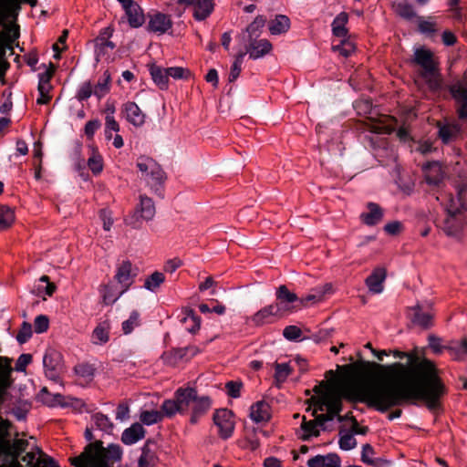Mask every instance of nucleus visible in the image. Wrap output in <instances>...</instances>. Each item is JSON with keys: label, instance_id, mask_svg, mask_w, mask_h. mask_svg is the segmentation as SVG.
Returning a JSON list of instances; mask_svg holds the SVG:
<instances>
[{"label": "nucleus", "instance_id": "obj_1", "mask_svg": "<svg viewBox=\"0 0 467 467\" xmlns=\"http://www.w3.org/2000/svg\"><path fill=\"white\" fill-rule=\"evenodd\" d=\"M395 357L407 358V363L395 362L389 366H379L382 376L379 379L364 383L367 388L379 386L390 395L393 407L421 400L434 409L438 404V368L435 362L428 359L418 349L410 352L397 351Z\"/></svg>", "mask_w": 467, "mask_h": 467}, {"label": "nucleus", "instance_id": "obj_2", "mask_svg": "<svg viewBox=\"0 0 467 467\" xmlns=\"http://www.w3.org/2000/svg\"><path fill=\"white\" fill-rule=\"evenodd\" d=\"M314 392L317 394L313 415L317 410L323 411L325 409L327 413L324 414L327 421L332 420L337 417L338 421H343V416L339 415L342 410V400L345 399L350 402H362L368 407L373 408L380 412L388 410V405H391L390 395L387 394L385 389H379V386L367 388L364 383H359L349 377L337 381H322L315 386Z\"/></svg>", "mask_w": 467, "mask_h": 467}, {"label": "nucleus", "instance_id": "obj_3", "mask_svg": "<svg viewBox=\"0 0 467 467\" xmlns=\"http://www.w3.org/2000/svg\"><path fill=\"white\" fill-rule=\"evenodd\" d=\"M411 63L418 67V80L431 91L438 89V64L434 53L425 47L415 48Z\"/></svg>", "mask_w": 467, "mask_h": 467}, {"label": "nucleus", "instance_id": "obj_4", "mask_svg": "<svg viewBox=\"0 0 467 467\" xmlns=\"http://www.w3.org/2000/svg\"><path fill=\"white\" fill-rule=\"evenodd\" d=\"M121 457L122 450L119 445L109 444L107 448H104L101 441H96L88 443L84 451L73 459L74 462H85L86 465L93 466L96 461H99L106 466H109V462H119Z\"/></svg>", "mask_w": 467, "mask_h": 467}, {"label": "nucleus", "instance_id": "obj_5", "mask_svg": "<svg viewBox=\"0 0 467 467\" xmlns=\"http://www.w3.org/2000/svg\"><path fill=\"white\" fill-rule=\"evenodd\" d=\"M194 388H179L171 400H165L161 407L166 417L171 418L176 413L185 414L191 410L194 401Z\"/></svg>", "mask_w": 467, "mask_h": 467}, {"label": "nucleus", "instance_id": "obj_6", "mask_svg": "<svg viewBox=\"0 0 467 467\" xmlns=\"http://www.w3.org/2000/svg\"><path fill=\"white\" fill-rule=\"evenodd\" d=\"M137 167L141 172L142 178L151 188L161 185L166 180V175L161 165L152 158L140 156L137 160Z\"/></svg>", "mask_w": 467, "mask_h": 467}, {"label": "nucleus", "instance_id": "obj_7", "mask_svg": "<svg viewBox=\"0 0 467 467\" xmlns=\"http://www.w3.org/2000/svg\"><path fill=\"white\" fill-rule=\"evenodd\" d=\"M45 375L53 381H58L63 370L62 356L55 349H48L43 358Z\"/></svg>", "mask_w": 467, "mask_h": 467}, {"label": "nucleus", "instance_id": "obj_8", "mask_svg": "<svg viewBox=\"0 0 467 467\" xmlns=\"http://www.w3.org/2000/svg\"><path fill=\"white\" fill-rule=\"evenodd\" d=\"M213 421L222 439L227 440L233 435L235 422L231 410L227 409L217 410L213 414Z\"/></svg>", "mask_w": 467, "mask_h": 467}, {"label": "nucleus", "instance_id": "obj_9", "mask_svg": "<svg viewBox=\"0 0 467 467\" xmlns=\"http://www.w3.org/2000/svg\"><path fill=\"white\" fill-rule=\"evenodd\" d=\"M148 19L147 30L158 36L166 34L173 26L171 16L161 12L149 14Z\"/></svg>", "mask_w": 467, "mask_h": 467}, {"label": "nucleus", "instance_id": "obj_10", "mask_svg": "<svg viewBox=\"0 0 467 467\" xmlns=\"http://www.w3.org/2000/svg\"><path fill=\"white\" fill-rule=\"evenodd\" d=\"M154 215L155 206L153 201L146 195H140V203L129 223L132 225L133 228H139L140 224L139 223L138 216L142 220L150 221L154 217Z\"/></svg>", "mask_w": 467, "mask_h": 467}, {"label": "nucleus", "instance_id": "obj_11", "mask_svg": "<svg viewBox=\"0 0 467 467\" xmlns=\"http://www.w3.org/2000/svg\"><path fill=\"white\" fill-rule=\"evenodd\" d=\"M449 90L455 100L458 118L467 121V89L461 82H456L449 87Z\"/></svg>", "mask_w": 467, "mask_h": 467}, {"label": "nucleus", "instance_id": "obj_12", "mask_svg": "<svg viewBox=\"0 0 467 467\" xmlns=\"http://www.w3.org/2000/svg\"><path fill=\"white\" fill-rule=\"evenodd\" d=\"M467 211V204L462 203L460 208H449L447 209L448 218L444 221L443 230L449 235L457 234L463 223L464 217L463 212Z\"/></svg>", "mask_w": 467, "mask_h": 467}, {"label": "nucleus", "instance_id": "obj_13", "mask_svg": "<svg viewBox=\"0 0 467 467\" xmlns=\"http://www.w3.org/2000/svg\"><path fill=\"white\" fill-rule=\"evenodd\" d=\"M276 302L275 306H278L279 308H282V313L285 316L290 314L296 310V306H293L294 303H299V298L296 294L288 290L286 285H282L276 290Z\"/></svg>", "mask_w": 467, "mask_h": 467}, {"label": "nucleus", "instance_id": "obj_14", "mask_svg": "<svg viewBox=\"0 0 467 467\" xmlns=\"http://www.w3.org/2000/svg\"><path fill=\"white\" fill-rule=\"evenodd\" d=\"M26 3L31 6H36V0H0V26L8 19L16 18L21 8V4Z\"/></svg>", "mask_w": 467, "mask_h": 467}, {"label": "nucleus", "instance_id": "obj_15", "mask_svg": "<svg viewBox=\"0 0 467 467\" xmlns=\"http://www.w3.org/2000/svg\"><path fill=\"white\" fill-rule=\"evenodd\" d=\"M282 308L275 306V303L268 305L259 311H257L252 317V322L255 326H264L265 324H271L275 319L283 317L285 315L282 313Z\"/></svg>", "mask_w": 467, "mask_h": 467}, {"label": "nucleus", "instance_id": "obj_16", "mask_svg": "<svg viewBox=\"0 0 467 467\" xmlns=\"http://www.w3.org/2000/svg\"><path fill=\"white\" fill-rule=\"evenodd\" d=\"M135 276L136 274L132 273V264L126 260L118 265L114 280L121 287V290L126 292L133 284Z\"/></svg>", "mask_w": 467, "mask_h": 467}, {"label": "nucleus", "instance_id": "obj_17", "mask_svg": "<svg viewBox=\"0 0 467 467\" xmlns=\"http://www.w3.org/2000/svg\"><path fill=\"white\" fill-rule=\"evenodd\" d=\"M54 74V68H48L44 73L39 74V81H38V92L39 97L36 99V103L39 105H45L49 103L51 100V95L49 94L52 89V85L50 80Z\"/></svg>", "mask_w": 467, "mask_h": 467}, {"label": "nucleus", "instance_id": "obj_18", "mask_svg": "<svg viewBox=\"0 0 467 467\" xmlns=\"http://www.w3.org/2000/svg\"><path fill=\"white\" fill-rule=\"evenodd\" d=\"M397 123L398 121L394 117L384 115L377 120H371L369 130L377 134H390L395 130Z\"/></svg>", "mask_w": 467, "mask_h": 467}, {"label": "nucleus", "instance_id": "obj_19", "mask_svg": "<svg viewBox=\"0 0 467 467\" xmlns=\"http://www.w3.org/2000/svg\"><path fill=\"white\" fill-rule=\"evenodd\" d=\"M387 277V271L384 267H376L366 278L365 284L373 294H379L383 291L384 281Z\"/></svg>", "mask_w": 467, "mask_h": 467}, {"label": "nucleus", "instance_id": "obj_20", "mask_svg": "<svg viewBox=\"0 0 467 467\" xmlns=\"http://www.w3.org/2000/svg\"><path fill=\"white\" fill-rule=\"evenodd\" d=\"M368 212H364L360 214V221L368 225L374 226L379 223L384 215L383 209L376 202H368L367 203Z\"/></svg>", "mask_w": 467, "mask_h": 467}, {"label": "nucleus", "instance_id": "obj_21", "mask_svg": "<svg viewBox=\"0 0 467 467\" xmlns=\"http://www.w3.org/2000/svg\"><path fill=\"white\" fill-rule=\"evenodd\" d=\"M272 50V44L267 39H250L246 47L245 55L248 54L252 59L263 57Z\"/></svg>", "mask_w": 467, "mask_h": 467}, {"label": "nucleus", "instance_id": "obj_22", "mask_svg": "<svg viewBox=\"0 0 467 467\" xmlns=\"http://www.w3.org/2000/svg\"><path fill=\"white\" fill-rule=\"evenodd\" d=\"M212 401L208 396L199 397L197 392L195 393L194 401L192 406V416L190 419L191 423L195 424L198 419L204 415L211 408Z\"/></svg>", "mask_w": 467, "mask_h": 467}, {"label": "nucleus", "instance_id": "obj_23", "mask_svg": "<svg viewBox=\"0 0 467 467\" xmlns=\"http://www.w3.org/2000/svg\"><path fill=\"white\" fill-rule=\"evenodd\" d=\"M127 120L135 127H140L145 123L146 116L140 107L132 101H128L123 105Z\"/></svg>", "mask_w": 467, "mask_h": 467}, {"label": "nucleus", "instance_id": "obj_24", "mask_svg": "<svg viewBox=\"0 0 467 467\" xmlns=\"http://www.w3.org/2000/svg\"><path fill=\"white\" fill-rule=\"evenodd\" d=\"M249 416L255 423L268 422L271 419L269 404L265 400L255 402L250 408Z\"/></svg>", "mask_w": 467, "mask_h": 467}, {"label": "nucleus", "instance_id": "obj_25", "mask_svg": "<svg viewBox=\"0 0 467 467\" xmlns=\"http://www.w3.org/2000/svg\"><path fill=\"white\" fill-rule=\"evenodd\" d=\"M462 126L458 122L441 123L440 121V140L444 144H449L460 137Z\"/></svg>", "mask_w": 467, "mask_h": 467}, {"label": "nucleus", "instance_id": "obj_26", "mask_svg": "<svg viewBox=\"0 0 467 467\" xmlns=\"http://www.w3.org/2000/svg\"><path fill=\"white\" fill-rule=\"evenodd\" d=\"M306 465L308 467H340V458L336 453L316 455L307 461Z\"/></svg>", "mask_w": 467, "mask_h": 467}, {"label": "nucleus", "instance_id": "obj_27", "mask_svg": "<svg viewBox=\"0 0 467 467\" xmlns=\"http://www.w3.org/2000/svg\"><path fill=\"white\" fill-rule=\"evenodd\" d=\"M155 444L148 441L141 448V455L139 458V467H155L158 462V456L152 449Z\"/></svg>", "mask_w": 467, "mask_h": 467}, {"label": "nucleus", "instance_id": "obj_28", "mask_svg": "<svg viewBox=\"0 0 467 467\" xmlns=\"http://www.w3.org/2000/svg\"><path fill=\"white\" fill-rule=\"evenodd\" d=\"M145 436V429L140 423H134L126 429L121 435V441L124 444L131 445L143 439Z\"/></svg>", "mask_w": 467, "mask_h": 467}, {"label": "nucleus", "instance_id": "obj_29", "mask_svg": "<svg viewBox=\"0 0 467 467\" xmlns=\"http://www.w3.org/2000/svg\"><path fill=\"white\" fill-rule=\"evenodd\" d=\"M125 291L121 290V287L116 283L109 282L104 285L100 288V294L103 298V302L106 305H112L115 303Z\"/></svg>", "mask_w": 467, "mask_h": 467}, {"label": "nucleus", "instance_id": "obj_30", "mask_svg": "<svg viewBox=\"0 0 467 467\" xmlns=\"http://www.w3.org/2000/svg\"><path fill=\"white\" fill-rule=\"evenodd\" d=\"M110 321L105 319L100 321L92 332V342L96 345H103L109 340Z\"/></svg>", "mask_w": 467, "mask_h": 467}, {"label": "nucleus", "instance_id": "obj_31", "mask_svg": "<svg viewBox=\"0 0 467 467\" xmlns=\"http://www.w3.org/2000/svg\"><path fill=\"white\" fill-rule=\"evenodd\" d=\"M410 316L411 321L422 328H429L434 324V315L423 312L419 306L410 309Z\"/></svg>", "mask_w": 467, "mask_h": 467}, {"label": "nucleus", "instance_id": "obj_32", "mask_svg": "<svg viewBox=\"0 0 467 467\" xmlns=\"http://www.w3.org/2000/svg\"><path fill=\"white\" fill-rule=\"evenodd\" d=\"M213 0H196L193 5V17L197 21H203L213 13Z\"/></svg>", "mask_w": 467, "mask_h": 467}, {"label": "nucleus", "instance_id": "obj_33", "mask_svg": "<svg viewBox=\"0 0 467 467\" xmlns=\"http://www.w3.org/2000/svg\"><path fill=\"white\" fill-rule=\"evenodd\" d=\"M424 182L432 189L438 187V162L429 161L422 166Z\"/></svg>", "mask_w": 467, "mask_h": 467}, {"label": "nucleus", "instance_id": "obj_34", "mask_svg": "<svg viewBox=\"0 0 467 467\" xmlns=\"http://www.w3.org/2000/svg\"><path fill=\"white\" fill-rule=\"evenodd\" d=\"M125 14L130 27L138 28L141 26L145 22L143 11L137 3L131 6H129L128 9L125 10Z\"/></svg>", "mask_w": 467, "mask_h": 467}, {"label": "nucleus", "instance_id": "obj_35", "mask_svg": "<svg viewBox=\"0 0 467 467\" xmlns=\"http://www.w3.org/2000/svg\"><path fill=\"white\" fill-rule=\"evenodd\" d=\"M74 371L78 376L80 385H86L91 382L95 375V368L88 363H80L75 366Z\"/></svg>", "mask_w": 467, "mask_h": 467}, {"label": "nucleus", "instance_id": "obj_36", "mask_svg": "<svg viewBox=\"0 0 467 467\" xmlns=\"http://www.w3.org/2000/svg\"><path fill=\"white\" fill-rule=\"evenodd\" d=\"M89 150L90 156L88 159V169L94 175H99L103 171V158L95 146H89Z\"/></svg>", "mask_w": 467, "mask_h": 467}, {"label": "nucleus", "instance_id": "obj_37", "mask_svg": "<svg viewBox=\"0 0 467 467\" xmlns=\"http://www.w3.org/2000/svg\"><path fill=\"white\" fill-rule=\"evenodd\" d=\"M348 21V15L346 12L339 13L332 22L333 35L337 37H346L348 36V29L346 25Z\"/></svg>", "mask_w": 467, "mask_h": 467}, {"label": "nucleus", "instance_id": "obj_38", "mask_svg": "<svg viewBox=\"0 0 467 467\" xmlns=\"http://www.w3.org/2000/svg\"><path fill=\"white\" fill-rule=\"evenodd\" d=\"M290 27V20L286 16H276L269 24V31L272 35L285 33Z\"/></svg>", "mask_w": 467, "mask_h": 467}, {"label": "nucleus", "instance_id": "obj_39", "mask_svg": "<svg viewBox=\"0 0 467 467\" xmlns=\"http://www.w3.org/2000/svg\"><path fill=\"white\" fill-rule=\"evenodd\" d=\"M28 441L26 440L18 439L15 440L13 442L9 440L8 448L6 450L1 451L0 453L11 456L14 459H17L19 455L26 451Z\"/></svg>", "mask_w": 467, "mask_h": 467}, {"label": "nucleus", "instance_id": "obj_40", "mask_svg": "<svg viewBox=\"0 0 467 467\" xmlns=\"http://www.w3.org/2000/svg\"><path fill=\"white\" fill-rule=\"evenodd\" d=\"M110 81H111L110 74L109 73L108 70H106L103 73L102 77L99 78L98 83L93 88L94 95L98 99L103 98L109 92Z\"/></svg>", "mask_w": 467, "mask_h": 467}, {"label": "nucleus", "instance_id": "obj_41", "mask_svg": "<svg viewBox=\"0 0 467 467\" xmlns=\"http://www.w3.org/2000/svg\"><path fill=\"white\" fill-rule=\"evenodd\" d=\"M395 12L408 21L417 19V14L413 6L407 1H401L394 5Z\"/></svg>", "mask_w": 467, "mask_h": 467}, {"label": "nucleus", "instance_id": "obj_42", "mask_svg": "<svg viewBox=\"0 0 467 467\" xmlns=\"http://www.w3.org/2000/svg\"><path fill=\"white\" fill-rule=\"evenodd\" d=\"M15 222V212L7 205H0V230L10 227Z\"/></svg>", "mask_w": 467, "mask_h": 467}, {"label": "nucleus", "instance_id": "obj_43", "mask_svg": "<svg viewBox=\"0 0 467 467\" xmlns=\"http://www.w3.org/2000/svg\"><path fill=\"white\" fill-rule=\"evenodd\" d=\"M301 429L304 431L301 437L303 441H308L311 437H317L320 434L317 422L315 420H306L305 416L303 417Z\"/></svg>", "mask_w": 467, "mask_h": 467}, {"label": "nucleus", "instance_id": "obj_44", "mask_svg": "<svg viewBox=\"0 0 467 467\" xmlns=\"http://www.w3.org/2000/svg\"><path fill=\"white\" fill-rule=\"evenodd\" d=\"M150 75L155 84L161 89H166L168 88L169 76L167 73V68L162 69L158 67H152L150 70Z\"/></svg>", "mask_w": 467, "mask_h": 467}, {"label": "nucleus", "instance_id": "obj_45", "mask_svg": "<svg viewBox=\"0 0 467 467\" xmlns=\"http://www.w3.org/2000/svg\"><path fill=\"white\" fill-rule=\"evenodd\" d=\"M275 367V380L278 384L284 383L293 369L288 363H277L274 364Z\"/></svg>", "mask_w": 467, "mask_h": 467}, {"label": "nucleus", "instance_id": "obj_46", "mask_svg": "<svg viewBox=\"0 0 467 467\" xmlns=\"http://www.w3.org/2000/svg\"><path fill=\"white\" fill-rule=\"evenodd\" d=\"M163 417H166L162 411L161 410H144L140 413V420L146 425H152L160 422Z\"/></svg>", "mask_w": 467, "mask_h": 467}, {"label": "nucleus", "instance_id": "obj_47", "mask_svg": "<svg viewBox=\"0 0 467 467\" xmlns=\"http://www.w3.org/2000/svg\"><path fill=\"white\" fill-rule=\"evenodd\" d=\"M165 281V276L161 272H154L148 276L144 283V287L150 291H155Z\"/></svg>", "mask_w": 467, "mask_h": 467}, {"label": "nucleus", "instance_id": "obj_48", "mask_svg": "<svg viewBox=\"0 0 467 467\" xmlns=\"http://www.w3.org/2000/svg\"><path fill=\"white\" fill-rule=\"evenodd\" d=\"M355 49V44L348 39H343L340 44L332 46V50L338 52L339 55L344 57H349L352 53H354Z\"/></svg>", "mask_w": 467, "mask_h": 467}, {"label": "nucleus", "instance_id": "obj_49", "mask_svg": "<svg viewBox=\"0 0 467 467\" xmlns=\"http://www.w3.org/2000/svg\"><path fill=\"white\" fill-rule=\"evenodd\" d=\"M266 19L263 16H258L254 20L246 27V31L249 35L250 39L257 37L261 29L265 26Z\"/></svg>", "mask_w": 467, "mask_h": 467}, {"label": "nucleus", "instance_id": "obj_50", "mask_svg": "<svg viewBox=\"0 0 467 467\" xmlns=\"http://www.w3.org/2000/svg\"><path fill=\"white\" fill-rule=\"evenodd\" d=\"M244 56H245V52H243V51L239 52L235 56L234 61L231 67L229 78H228L229 82L235 81L237 79V78L239 77L241 70H242V64H243Z\"/></svg>", "mask_w": 467, "mask_h": 467}, {"label": "nucleus", "instance_id": "obj_51", "mask_svg": "<svg viewBox=\"0 0 467 467\" xmlns=\"http://www.w3.org/2000/svg\"><path fill=\"white\" fill-rule=\"evenodd\" d=\"M140 326V314L134 310L130 313V317L122 322V331L125 335L130 334L135 327Z\"/></svg>", "mask_w": 467, "mask_h": 467}, {"label": "nucleus", "instance_id": "obj_52", "mask_svg": "<svg viewBox=\"0 0 467 467\" xmlns=\"http://www.w3.org/2000/svg\"><path fill=\"white\" fill-rule=\"evenodd\" d=\"M0 35L4 36V39L6 40V44H15L20 36L19 26H5V29L0 32Z\"/></svg>", "mask_w": 467, "mask_h": 467}, {"label": "nucleus", "instance_id": "obj_53", "mask_svg": "<svg viewBox=\"0 0 467 467\" xmlns=\"http://www.w3.org/2000/svg\"><path fill=\"white\" fill-rule=\"evenodd\" d=\"M92 420L98 429L104 431H108L113 427L109 419L106 415L99 412L92 416Z\"/></svg>", "mask_w": 467, "mask_h": 467}, {"label": "nucleus", "instance_id": "obj_54", "mask_svg": "<svg viewBox=\"0 0 467 467\" xmlns=\"http://www.w3.org/2000/svg\"><path fill=\"white\" fill-rule=\"evenodd\" d=\"M322 292H318L316 288L312 293L307 296L299 298V304L301 306H308L310 305L323 301Z\"/></svg>", "mask_w": 467, "mask_h": 467}, {"label": "nucleus", "instance_id": "obj_55", "mask_svg": "<svg viewBox=\"0 0 467 467\" xmlns=\"http://www.w3.org/2000/svg\"><path fill=\"white\" fill-rule=\"evenodd\" d=\"M461 0H448L447 5L450 6L449 12L451 13V18L458 23L463 21V16L462 8L459 6Z\"/></svg>", "mask_w": 467, "mask_h": 467}, {"label": "nucleus", "instance_id": "obj_56", "mask_svg": "<svg viewBox=\"0 0 467 467\" xmlns=\"http://www.w3.org/2000/svg\"><path fill=\"white\" fill-rule=\"evenodd\" d=\"M92 94H94L93 87L90 81H86L80 85L79 88L78 89L76 98L79 101H84L89 99Z\"/></svg>", "mask_w": 467, "mask_h": 467}, {"label": "nucleus", "instance_id": "obj_57", "mask_svg": "<svg viewBox=\"0 0 467 467\" xmlns=\"http://www.w3.org/2000/svg\"><path fill=\"white\" fill-rule=\"evenodd\" d=\"M32 337V325L28 322H23L17 335L16 340L20 344L27 342Z\"/></svg>", "mask_w": 467, "mask_h": 467}, {"label": "nucleus", "instance_id": "obj_58", "mask_svg": "<svg viewBox=\"0 0 467 467\" xmlns=\"http://www.w3.org/2000/svg\"><path fill=\"white\" fill-rule=\"evenodd\" d=\"M39 454L34 466L31 467H59V465L49 456L44 454L40 450H37Z\"/></svg>", "mask_w": 467, "mask_h": 467}, {"label": "nucleus", "instance_id": "obj_59", "mask_svg": "<svg viewBox=\"0 0 467 467\" xmlns=\"http://www.w3.org/2000/svg\"><path fill=\"white\" fill-rule=\"evenodd\" d=\"M454 358L461 360L467 355V339L456 343L449 348Z\"/></svg>", "mask_w": 467, "mask_h": 467}, {"label": "nucleus", "instance_id": "obj_60", "mask_svg": "<svg viewBox=\"0 0 467 467\" xmlns=\"http://www.w3.org/2000/svg\"><path fill=\"white\" fill-rule=\"evenodd\" d=\"M243 383L241 381H228L225 383L226 393L229 397L236 399L241 396Z\"/></svg>", "mask_w": 467, "mask_h": 467}, {"label": "nucleus", "instance_id": "obj_61", "mask_svg": "<svg viewBox=\"0 0 467 467\" xmlns=\"http://www.w3.org/2000/svg\"><path fill=\"white\" fill-rule=\"evenodd\" d=\"M167 73L169 77L174 79L188 78L191 76L190 70L182 67H168Z\"/></svg>", "mask_w": 467, "mask_h": 467}, {"label": "nucleus", "instance_id": "obj_62", "mask_svg": "<svg viewBox=\"0 0 467 467\" xmlns=\"http://www.w3.org/2000/svg\"><path fill=\"white\" fill-rule=\"evenodd\" d=\"M49 327V319L45 315L37 316L34 320V329L36 333H44Z\"/></svg>", "mask_w": 467, "mask_h": 467}, {"label": "nucleus", "instance_id": "obj_63", "mask_svg": "<svg viewBox=\"0 0 467 467\" xmlns=\"http://www.w3.org/2000/svg\"><path fill=\"white\" fill-rule=\"evenodd\" d=\"M338 444L341 450L349 451L356 447L357 441L352 434L346 433L340 437Z\"/></svg>", "mask_w": 467, "mask_h": 467}, {"label": "nucleus", "instance_id": "obj_64", "mask_svg": "<svg viewBox=\"0 0 467 467\" xmlns=\"http://www.w3.org/2000/svg\"><path fill=\"white\" fill-rule=\"evenodd\" d=\"M283 336L288 340H297L302 336V330L296 326H287L283 330Z\"/></svg>", "mask_w": 467, "mask_h": 467}]
</instances>
